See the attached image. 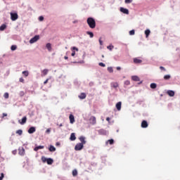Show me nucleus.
Returning a JSON list of instances; mask_svg holds the SVG:
<instances>
[{
    "label": "nucleus",
    "instance_id": "14",
    "mask_svg": "<svg viewBox=\"0 0 180 180\" xmlns=\"http://www.w3.org/2000/svg\"><path fill=\"white\" fill-rule=\"evenodd\" d=\"M134 64H141V63H143V60L141 59H139L138 58H134Z\"/></svg>",
    "mask_w": 180,
    "mask_h": 180
},
{
    "label": "nucleus",
    "instance_id": "48",
    "mask_svg": "<svg viewBox=\"0 0 180 180\" xmlns=\"http://www.w3.org/2000/svg\"><path fill=\"white\" fill-rule=\"evenodd\" d=\"M4 173H1L0 176V180L4 179Z\"/></svg>",
    "mask_w": 180,
    "mask_h": 180
},
{
    "label": "nucleus",
    "instance_id": "30",
    "mask_svg": "<svg viewBox=\"0 0 180 180\" xmlns=\"http://www.w3.org/2000/svg\"><path fill=\"white\" fill-rule=\"evenodd\" d=\"M86 34H89V36L90 37L91 39H92V37H94V32H92L91 31H87Z\"/></svg>",
    "mask_w": 180,
    "mask_h": 180
},
{
    "label": "nucleus",
    "instance_id": "35",
    "mask_svg": "<svg viewBox=\"0 0 180 180\" xmlns=\"http://www.w3.org/2000/svg\"><path fill=\"white\" fill-rule=\"evenodd\" d=\"M16 49H18V46H16V45H13V46H11V50L12 51H15V50H16Z\"/></svg>",
    "mask_w": 180,
    "mask_h": 180
},
{
    "label": "nucleus",
    "instance_id": "34",
    "mask_svg": "<svg viewBox=\"0 0 180 180\" xmlns=\"http://www.w3.org/2000/svg\"><path fill=\"white\" fill-rule=\"evenodd\" d=\"M23 76L24 77H29V71H27V70L23 71Z\"/></svg>",
    "mask_w": 180,
    "mask_h": 180
},
{
    "label": "nucleus",
    "instance_id": "9",
    "mask_svg": "<svg viewBox=\"0 0 180 180\" xmlns=\"http://www.w3.org/2000/svg\"><path fill=\"white\" fill-rule=\"evenodd\" d=\"M69 119H70V123H71V124H74V123L75 122V117H74V115L70 114L69 115Z\"/></svg>",
    "mask_w": 180,
    "mask_h": 180
},
{
    "label": "nucleus",
    "instance_id": "53",
    "mask_svg": "<svg viewBox=\"0 0 180 180\" xmlns=\"http://www.w3.org/2000/svg\"><path fill=\"white\" fill-rule=\"evenodd\" d=\"M6 116H8V114L4 112L2 117H6Z\"/></svg>",
    "mask_w": 180,
    "mask_h": 180
},
{
    "label": "nucleus",
    "instance_id": "15",
    "mask_svg": "<svg viewBox=\"0 0 180 180\" xmlns=\"http://www.w3.org/2000/svg\"><path fill=\"white\" fill-rule=\"evenodd\" d=\"M70 141H75V140H77V137L75 136V133H72L70 134Z\"/></svg>",
    "mask_w": 180,
    "mask_h": 180
},
{
    "label": "nucleus",
    "instance_id": "49",
    "mask_svg": "<svg viewBox=\"0 0 180 180\" xmlns=\"http://www.w3.org/2000/svg\"><path fill=\"white\" fill-rule=\"evenodd\" d=\"M72 50H75L76 51H78V48H77L76 46H73L72 48Z\"/></svg>",
    "mask_w": 180,
    "mask_h": 180
},
{
    "label": "nucleus",
    "instance_id": "59",
    "mask_svg": "<svg viewBox=\"0 0 180 180\" xmlns=\"http://www.w3.org/2000/svg\"><path fill=\"white\" fill-rule=\"evenodd\" d=\"M139 85H140L141 84H143V81H141L139 83H138Z\"/></svg>",
    "mask_w": 180,
    "mask_h": 180
},
{
    "label": "nucleus",
    "instance_id": "13",
    "mask_svg": "<svg viewBox=\"0 0 180 180\" xmlns=\"http://www.w3.org/2000/svg\"><path fill=\"white\" fill-rule=\"evenodd\" d=\"M115 108L118 111L122 110V101H120L116 103Z\"/></svg>",
    "mask_w": 180,
    "mask_h": 180
},
{
    "label": "nucleus",
    "instance_id": "24",
    "mask_svg": "<svg viewBox=\"0 0 180 180\" xmlns=\"http://www.w3.org/2000/svg\"><path fill=\"white\" fill-rule=\"evenodd\" d=\"M6 29V25L3 24L0 26V32H4Z\"/></svg>",
    "mask_w": 180,
    "mask_h": 180
},
{
    "label": "nucleus",
    "instance_id": "25",
    "mask_svg": "<svg viewBox=\"0 0 180 180\" xmlns=\"http://www.w3.org/2000/svg\"><path fill=\"white\" fill-rule=\"evenodd\" d=\"M163 78L165 81H168V80L171 79V75H166L164 76Z\"/></svg>",
    "mask_w": 180,
    "mask_h": 180
},
{
    "label": "nucleus",
    "instance_id": "39",
    "mask_svg": "<svg viewBox=\"0 0 180 180\" xmlns=\"http://www.w3.org/2000/svg\"><path fill=\"white\" fill-rule=\"evenodd\" d=\"M134 33H135L134 30H131L129 31V35L130 36H134Z\"/></svg>",
    "mask_w": 180,
    "mask_h": 180
},
{
    "label": "nucleus",
    "instance_id": "4",
    "mask_svg": "<svg viewBox=\"0 0 180 180\" xmlns=\"http://www.w3.org/2000/svg\"><path fill=\"white\" fill-rule=\"evenodd\" d=\"M84 148V145L81 143H78L75 146V151H81Z\"/></svg>",
    "mask_w": 180,
    "mask_h": 180
},
{
    "label": "nucleus",
    "instance_id": "7",
    "mask_svg": "<svg viewBox=\"0 0 180 180\" xmlns=\"http://www.w3.org/2000/svg\"><path fill=\"white\" fill-rule=\"evenodd\" d=\"M85 136H81L79 138V140L80 141V144H82L84 146V144H86V141L85 140Z\"/></svg>",
    "mask_w": 180,
    "mask_h": 180
},
{
    "label": "nucleus",
    "instance_id": "17",
    "mask_svg": "<svg viewBox=\"0 0 180 180\" xmlns=\"http://www.w3.org/2000/svg\"><path fill=\"white\" fill-rule=\"evenodd\" d=\"M43 148H44V146H37L34 148V151H39V150H43Z\"/></svg>",
    "mask_w": 180,
    "mask_h": 180
},
{
    "label": "nucleus",
    "instance_id": "2",
    "mask_svg": "<svg viewBox=\"0 0 180 180\" xmlns=\"http://www.w3.org/2000/svg\"><path fill=\"white\" fill-rule=\"evenodd\" d=\"M41 161L44 162H46V164H48V165H51L53 164V162H54V160H53V158H46L44 156L41 157Z\"/></svg>",
    "mask_w": 180,
    "mask_h": 180
},
{
    "label": "nucleus",
    "instance_id": "1",
    "mask_svg": "<svg viewBox=\"0 0 180 180\" xmlns=\"http://www.w3.org/2000/svg\"><path fill=\"white\" fill-rule=\"evenodd\" d=\"M87 25H89L90 29H95L96 27V22L95 18L89 17L87 18Z\"/></svg>",
    "mask_w": 180,
    "mask_h": 180
},
{
    "label": "nucleus",
    "instance_id": "51",
    "mask_svg": "<svg viewBox=\"0 0 180 180\" xmlns=\"http://www.w3.org/2000/svg\"><path fill=\"white\" fill-rule=\"evenodd\" d=\"M20 124H23V118L19 120Z\"/></svg>",
    "mask_w": 180,
    "mask_h": 180
},
{
    "label": "nucleus",
    "instance_id": "45",
    "mask_svg": "<svg viewBox=\"0 0 180 180\" xmlns=\"http://www.w3.org/2000/svg\"><path fill=\"white\" fill-rule=\"evenodd\" d=\"M27 120V117H26V116H24L23 117V124H25V123H26Z\"/></svg>",
    "mask_w": 180,
    "mask_h": 180
},
{
    "label": "nucleus",
    "instance_id": "26",
    "mask_svg": "<svg viewBox=\"0 0 180 180\" xmlns=\"http://www.w3.org/2000/svg\"><path fill=\"white\" fill-rule=\"evenodd\" d=\"M128 85H130V81L127 80L124 82V88H127Z\"/></svg>",
    "mask_w": 180,
    "mask_h": 180
},
{
    "label": "nucleus",
    "instance_id": "32",
    "mask_svg": "<svg viewBox=\"0 0 180 180\" xmlns=\"http://www.w3.org/2000/svg\"><path fill=\"white\" fill-rule=\"evenodd\" d=\"M23 133V131L22 129H18V131H16V134H18V136H22Z\"/></svg>",
    "mask_w": 180,
    "mask_h": 180
},
{
    "label": "nucleus",
    "instance_id": "16",
    "mask_svg": "<svg viewBox=\"0 0 180 180\" xmlns=\"http://www.w3.org/2000/svg\"><path fill=\"white\" fill-rule=\"evenodd\" d=\"M167 95H169V96L172 97V96H174V95H175V91H174L173 90H168V91H167Z\"/></svg>",
    "mask_w": 180,
    "mask_h": 180
},
{
    "label": "nucleus",
    "instance_id": "47",
    "mask_svg": "<svg viewBox=\"0 0 180 180\" xmlns=\"http://www.w3.org/2000/svg\"><path fill=\"white\" fill-rule=\"evenodd\" d=\"M84 63H85V61L84 60L77 62V63H79V64H84Z\"/></svg>",
    "mask_w": 180,
    "mask_h": 180
},
{
    "label": "nucleus",
    "instance_id": "42",
    "mask_svg": "<svg viewBox=\"0 0 180 180\" xmlns=\"http://www.w3.org/2000/svg\"><path fill=\"white\" fill-rule=\"evenodd\" d=\"M4 96L5 99H8L9 98V94L5 93Z\"/></svg>",
    "mask_w": 180,
    "mask_h": 180
},
{
    "label": "nucleus",
    "instance_id": "3",
    "mask_svg": "<svg viewBox=\"0 0 180 180\" xmlns=\"http://www.w3.org/2000/svg\"><path fill=\"white\" fill-rule=\"evenodd\" d=\"M40 40V35H34L32 38L30 40V44H33L34 43H36V41Z\"/></svg>",
    "mask_w": 180,
    "mask_h": 180
},
{
    "label": "nucleus",
    "instance_id": "8",
    "mask_svg": "<svg viewBox=\"0 0 180 180\" xmlns=\"http://www.w3.org/2000/svg\"><path fill=\"white\" fill-rule=\"evenodd\" d=\"M142 129H147L148 127V122L146 120H143L141 124Z\"/></svg>",
    "mask_w": 180,
    "mask_h": 180
},
{
    "label": "nucleus",
    "instance_id": "22",
    "mask_svg": "<svg viewBox=\"0 0 180 180\" xmlns=\"http://www.w3.org/2000/svg\"><path fill=\"white\" fill-rule=\"evenodd\" d=\"M46 47L47 49V50L49 51H51V43H47L46 45Z\"/></svg>",
    "mask_w": 180,
    "mask_h": 180
},
{
    "label": "nucleus",
    "instance_id": "60",
    "mask_svg": "<svg viewBox=\"0 0 180 180\" xmlns=\"http://www.w3.org/2000/svg\"><path fill=\"white\" fill-rule=\"evenodd\" d=\"M13 154H16V151L13 150Z\"/></svg>",
    "mask_w": 180,
    "mask_h": 180
},
{
    "label": "nucleus",
    "instance_id": "50",
    "mask_svg": "<svg viewBox=\"0 0 180 180\" xmlns=\"http://www.w3.org/2000/svg\"><path fill=\"white\" fill-rule=\"evenodd\" d=\"M71 56L72 57H74V56H75V51H72Z\"/></svg>",
    "mask_w": 180,
    "mask_h": 180
},
{
    "label": "nucleus",
    "instance_id": "23",
    "mask_svg": "<svg viewBox=\"0 0 180 180\" xmlns=\"http://www.w3.org/2000/svg\"><path fill=\"white\" fill-rule=\"evenodd\" d=\"M150 33H151V31L149 29H147L146 30H145L146 37H148Z\"/></svg>",
    "mask_w": 180,
    "mask_h": 180
},
{
    "label": "nucleus",
    "instance_id": "63",
    "mask_svg": "<svg viewBox=\"0 0 180 180\" xmlns=\"http://www.w3.org/2000/svg\"><path fill=\"white\" fill-rule=\"evenodd\" d=\"M73 23H77V21H73Z\"/></svg>",
    "mask_w": 180,
    "mask_h": 180
},
{
    "label": "nucleus",
    "instance_id": "33",
    "mask_svg": "<svg viewBox=\"0 0 180 180\" xmlns=\"http://www.w3.org/2000/svg\"><path fill=\"white\" fill-rule=\"evenodd\" d=\"M42 74L44 75H47V74H49V69H44V70H42Z\"/></svg>",
    "mask_w": 180,
    "mask_h": 180
},
{
    "label": "nucleus",
    "instance_id": "55",
    "mask_svg": "<svg viewBox=\"0 0 180 180\" xmlns=\"http://www.w3.org/2000/svg\"><path fill=\"white\" fill-rule=\"evenodd\" d=\"M106 120H107V122H110V117H108L106 118Z\"/></svg>",
    "mask_w": 180,
    "mask_h": 180
},
{
    "label": "nucleus",
    "instance_id": "10",
    "mask_svg": "<svg viewBox=\"0 0 180 180\" xmlns=\"http://www.w3.org/2000/svg\"><path fill=\"white\" fill-rule=\"evenodd\" d=\"M98 133L101 136H106L108 132L106 131V130L101 129L98 130Z\"/></svg>",
    "mask_w": 180,
    "mask_h": 180
},
{
    "label": "nucleus",
    "instance_id": "52",
    "mask_svg": "<svg viewBox=\"0 0 180 180\" xmlns=\"http://www.w3.org/2000/svg\"><path fill=\"white\" fill-rule=\"evenodd\" d=\"M47 82H49V79H46L44 82V84L46 85V84H47Z\"/></svg>",
    "mask_w": 180,
    "mask_h": 180
},
{
    "label": "nucleus",
    "instance_id": "31",
    "mask_svg": "<svg viewBox=\"0 0 180 180\" xmlns=\"http://www.w3.org/2000/svg\"><path fill=\"white\" fill-rule=\"evenodd\" d=\"M115 46L112 44H110L109 46H107L108 50H110V51H112V50H113Z\"/></svg>",
    "mask_w": 180,
    "mask_h": 180
},
{
    "label": "nucleus",
    "instance_id": "54",
    "mask_svg": "<svg viewBox=\"0 0 180 180\" xmlns=\"http://www.w3.org/2000/svg\"><path fill=\"white\" fill-rule=\"evenodd\" d=\"M116 69L117 70V71H120V70H122V68H120V66H117Z\"/></svg>",
    "mask_w": 180,
    "mask_h": 180
},
{
    "label": "nucleus",
    "instance_id": "21",
    "mask_svg": "<svg viewBox=\"0 0 180 180\" xmlns=\"http://www.w3.org/2000/svg\"><path fill=\"white\" fill-rule=\"evenodd\" d=\"M108 143L112 146V144H115V140H113V139H109L106 141V144H108Z\"/></svg>",
    "mask_w": 180,
    "mask_h": 180
},
{
    "label": "nucleus",
    "instance_id": "5",
    "mask_svg": "<svg viewBox=\"0 0 180 180\" xmlns=\"http://www.w3.org/2000/svg\"><path fill=\"white\" fill-rule=\"evenodd\" d=\"M120 11L122 13H124V15H129V9L124 7H120Z\"/></svg>",
    "mask_w": 180,
    "mask_h": 180
},
{
    "label": "nucleus",
    "instance_id": "29",
    "mask_svg": "<svg viewBox=\"0 0 180 180\" xmlns=\"http://www.w3.org/2000/svg\"><path fill=\"white\" fill-rule=\"evenodd\" d=\"M150 87L151 88V89H155V88H157V84L151 83Z\"/></svg>",
    "mask_w": 180,
    "mask_h": 180
},
{
    "label": "nucleus",
    "instance_id": "43",
    "mask_svg": "<svg viewBox=\"0 0 180 180\" xmlns=\"http://www.w3.org/2000/svg\"><path fill=\"white\" fill-rule=\"evenodd\" d=\"M133 2V0H125L124 3L125 4H131Z\"/></svg>",
    "mask_w": 180,
    "mask_h": 180
},
{
    "label": "nucleus",
    "instance_id": "12",
    "mask_svg": "<svg viewBox=\"0 0 180 180\" xmlns=\"http://www.w3.org/2000/svg\"><path fill=\"white\" fill-rule=\"evenodd\" d=\"M29 134H33L36 131V127H31L28 129Z\"/></svg>",
    "mask_w": 180,
    "mask_h": 180
},
{
    "label": "nucleus",
    "instance_id": "6",
    "mask_svg": "<svg viewBox=\"0 0 180 180\" xmlns=\"http://www.w3.org/2000/svg\"><path fill=\"white\" fill-rule=\"evenodd\" d=\"M11 19L13 21H15L18 19V13H11Z\"/></svg>",
    "mask_w": 180,
    "mask_h": 180
},
{
    "label": "nucleus",
    "instance_id": "46",
    "mask_svg": "<svg viewBox=\"0 0 180 180\" xmlns=\"http://www.w3.org/2000/svg\"><path fill=\"white\" fill-rule=\"evenodd\" d=\"M160 70H161V71H167V69H165V68H164L163 66H160Z\"/></svg>",
    "mask_w": 180,
    "mask_h": 180
},
{
    "label": "nucleus",
    "instance_id": "41",
    "mask_svg": "<svg viewBox=\"0 0 180 180\" xmlns=\"http://www.w3.org/2000/svg\"><path fill=\"white\" fill-rule=\"evenodd\" d=\"M98 41H99L100 46H103V41H102V38L101 37L99 38Z\"/></svg>",
    "mask_w": 180,
    "mask_h": 180
},
{
    "label": "nucleus",
    "instance_id": "56",
    "mask_svg": "<svg viewBox=\"0 0 180 180\" xmlns=\"http://www.w3.org/2000/svg\"><path fill=\"white\" fill-rule=\"evenodd\" d=\"M20 82H23V79L22 78H20Z\"/></svg>",
    "mask_w": 180,
    "mask_h": 180
},
{
    "label": "nucleus",
    "instance_id": "57",
    "mask_svg": "<svg viewBox=\"0 0 180 180\" xmlns=\"http://www.w3.org/2000/svg\"><path fill=\"white\" fill-rule=\"evenodd\" d=\"M64 58L65 60H68V56H65Z\"/></svg>",
    "mask_w": 180,
    "mask_h": 180
},
{
    "label": "nucleus",
    "instance_id": "36",
    "mask_svg": "<svg viewBox=\"0 0 180 180\" xmlns=\"http://www.w3.org/2000/svg\"><path fill=\"white\" fill-rule=\"evenodd\" d=\"M107 70H108V72H110V73L113 72V68L112 67H108L107 68Z\"/></svg>",
    "mask_w": 180,
    "mask_h": 180
},
{
    "label": "nucleus",
    "instance_id": "28",
    "mask_svg": "<svg viewBox=\"0 0 180 180\" xmlns=\"http://www.w3.org/2000/svg\"><path fill=\"white\" fill-rule=\"evenodd\" d=\"M72 176H77V175H78V170H77V169H75L72 172Z\"/></svg>",
    "mask_w": 180,
    "mask_h": 180
},
{
    "label": "nucleus",
    "instance_id": "44",
    "mask_svg": "<svg viewBox=\"0 0 180 180\" xmlns=\"http://www.w3.org/2000/svg\"><path fill=\"white\" fill-rule=\"evenodd\" d=\"M98 65H100V67H106V65H105V63L101 62L98 63Z\"/></svg>",
    "mask_w": 180,
    "mask_h": 180
},
{
    "label": "nucleus",
    "instance_id": "58",
    "mask_svg": "<svg viewBox=\"0 0 180 180\" xmlns=\"http://www.w3.org/2000/svg\"><path fill=\"white\" fill-rule=\"evenodd\" d=\"M59 127H63V124H60Z\"/></svg>",
    "mask_w": 180,
    "mask_h": 180
},
{
    "label": "nucleus",
    "instance_id": "19",
    "mask_svg": "<svg viewBox=\"0 0 180 180\" xmlns=\"http://www.w3.org/2000/svg\"><path fill=\"white\" fill-rule=\"evenodd\" d=\"M49 150L51 153H54V151H56V147H54V146H53V145H50V146L49 148Z\"/></svg>",
    "mask_w": 180,
    "mask_h": 180
},
{
    "label": "nucleus",
    "instance_id": "62",
    "mask_svg": "<svg viewBox=\"0 0 180 180\" xmlns=\"http://www.w3.org/2000/svg\"><path fill=\"white\" fill-rule=\"evenodd\" d=\"M102 58H105V56L102 55Z\"/></svg>",
    "mask_w": 180,
    "mask_h": 180
},
{
    "label": "nucleus",
    "instance_id": "61",
    "mask_svg": "<svg viewBox=\"0 0 180 180\" xmlns=\"http://www.w3.org/2000/svg\"><path fill=\"white\" fill-rule=\"evenodd\" d=\"M77 63H78V62H77V61L73 62L74 64H77Z\"/></svg>",
    "mask_w": 180,
    "mask_h": 180
},
{
    "label": "nucleus",
    "instance_id": "18",
    "mask_svg": "<svg viewBox=\"0 0 180 180\" xmlns=\"http://www.w3.org/2000/svg\"><path fill=\"white\" fill-rule=\"evenodd\" d=\"M131 79L132 81H135L136 82L140 81V77H139V76L137 75H134V76H131Z\"/></svg>",
    "mask_w": 180,
    "mask_h": 180
},
{
    "label": "nucleus",
    "instance_id": "37",
    "mask_svg": "<svg viewBox=\"0 0 180 180\" xmlns=\"http://www.w3.org/2000/svg\"><path fill=\"white\" fill-rule=\"evenodd\" d=\"M20 155H23V148L19 149Z\"/></svg>",
    "mask_w": 180,
    "mask_h": 180
},
{
    "label": "nucleus",
    "instance_id": "20",
    "mask_svg": "<svg viewBox=\"0 0 180 180\" xmlns=\"http://www.w3.org/2000/svg\"><path fill=\"white\" fill-rule=\"evenodd\" d=\"M79 99H85L86 98V94L85 93H81L80 95H79Z\"/></svg>",
    "mask_w": 180,
    "mask_h": 180
},
{
    "label": "nucleus",
    "instance_id": "64",
    "mask_svg": "<svg viewBox=\"0 0 180 180\" xmlns=\"http://www.w3.org/2000/svg\"><path fill=\"white\" fill-rule=\"evenodd\" d=\"M89 85H92V83H90Z\"/></svg>",
    "mask_w": 180,
    "mask_h": 180
},
{
    "label": "nucleus",
    "instance_id": "27",
    "mask_svg": "<svg viewBox=\"0 0 180 180\" xmlns=\"http://www.w3.org/2000/svg\"><path fill=\"white\" fill-rule=\"evenodd\" d=\"M111 86H112V88H117L119 86V84L117 82H112L111 83Z\"/></svg>",
    "mask_w": 180,
    "mask_h": 180
},
{
    "label": "nucleus",
    "instance_id": "40",
    "mask_svg": "<svg viewBox=\"0 0 180 180\" xmlns=\"http://www.w3.org/2000/svg\"><path fill=\"white\" fill-rule=\"evenodd\" d=\"M51 132V128H49L46 131V134H50Z\"/></svg>",
    "mask_w": 180,
    "mask_h": 180
},
{
    "label": "nucleus",
    "instance_id": "38",
    "mask_svg": "<svg viewBox=\"0 0 180 180\" xmlns=\"http://www.w3.org/2000/svg\"><path fill=\"white\" fill-rule=\"evenodd\" d=\"M39 22H43L44 20V17L43 15H41L39 17Z\"/></svg>",
    "mask_w": 180,
    "mask_h": 180
},
{
    "label": "nucleus",
    "instance_id": "11",
    "mask_svg": "<svg viewBox=\"0 0 180 180\" xmlns=\"http://www.w3.org/2000/svg\"><path fill=\"white\" fill-rule=\"evenodd\" d=\"M91 124H96V117L91 116L89 119Z\"/></svg>",
    "mask_w": 180,
    "mask_h": 180
}]
</instances>
